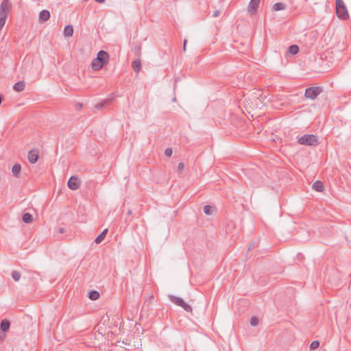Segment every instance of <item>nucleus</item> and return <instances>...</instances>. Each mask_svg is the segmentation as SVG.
<instances>
[{
	"label": "nucleus",
	"instance_id": "1",
	"mask_svg": "<svg viewBox=\"0 0 351 351\" xmlns=\"http://www.w3.org/2000/svg\"><path fill=\"white\" fill-rule=\"evenodd\" d=\"M108 53L104 50H101L98 52L97 58L93 59L92 61L91 67L93 71H99L108 62Z\"/></svg>",
	"mask_w": 351,
	"mask_h": 351
},
{
	"label": "nucleus",
	"instance_id": "2",
	"mask_svg": "<svg viewBox=\"0 0 351 351\" xmlns=\"http://www.w3.org/2000/svg\"><path fill=\"white\" fill-rule=\"evenodd\" d=\"M336 14L339 19L347 20L349 18L348 12L343 0H335Z\"/></svg>",
	"mask_w": 351,
	"mask_h": 351
},
{
	"label": "nucleus",
	"instance_id": "3",
	"mask_svg": "<svg viewBox=\"0 0 351 351\" xmlns=\"http://www.w3.org/2000/svg\"><path fill=\"white\" fill-rule=\"evenodd\" d=\"M298 143L300 145L316 146L318 145V137L314 134H305L302 136H298Z\"/></svg>",
	"mask_w": 351,
	"mask_h": 351
},
{
	"label": "nucleus",
	"instance_id": "4",
	"mask_svg": "<svg viewBox=\"0 0 351 351\" xmlns=\"http://www.w3.org/2000/svg\"><path fill=\"white\" fill-rule=\"evenodd\" d=\"M322 88L319 86H313L306 88L304 97L311 100L315 99L321 93Z\"/></svg>",
	"mask_w": 351,
	"mask_h": 351
},
{
	"label": "nucleus",
	"instance_id": "5",
	"mask_svg": "<svg viewBox=\"0 0 351 351\" xmlns=\"http://www.w3.org/2000/svg\"><path fill=\"white\" fill-rule=\"evenodd\" d=\"M169 299L173 303L182 307L186 312H192V307L189 304L184 302L182 298L174 295H169Z\"/></svg>",
	"mask_w": 351,
	"mask_h": 351
},
{
	"label": "nucleus",
	"instance_id": "6",
	"mask_svg": "<svg viewBox=\"0 0 351 351\" xmlns=\"http://www.w3.org/2000/svg\"><path fill=\"white\" fill-rule=\"evenodd\" d=\"M68 187L71 190H77L80 185V183L77 179V178L75 176H72L69 178L67 182Z\"/></svg>",
	"mask_w": 351,
	"mask_h": 351
},
{
	"label": "nucleus",
	"instance_id": "7",
	"mask_svg": "<svg viewBox=\"0 0 351 351\" xmlns=\"http://www.w3.org/2000/svg\"><path fill=\"white\" fill-rule=\"evenodd\" d=\"M28 160L32 164H34L38 161L39 158L38 152L37 150H31L28 153Z\"/></svg>",
	"mask_w": 351,
	"mask_h": 351
},
{
	"label": "nucleus",
	"instance_id": "8",
	"mask_svg": "<svg viewBox=\"0 0 351 351\" xmlns=\"http://www.w3.org/2000/svg\"><path fill=\"white\" fill-rule=\"evenodd\" d=\"M261 0H251L249 3V12L254 14L258 9Z\"/></svg>",
	"mask_w": 351,
	"mask_h": 351
},
{
	"label": "nucleus",
	"instance_id": "9",
	"mask_svg": "<svg viewBox=\"0 0 351 351\" xmlns=\"http://www.w3.org/2000/svg\"><path fill=\"white\" fill-rule=\"evenodd\" d=\"M11 8V3L10 0H3L0 5V12L6 13L8 12Z\"/></svg>",
	"mask_w": 351,
	"mask_h": 351
},
{
	"label": "nucleus",
	"instance_id": "10",
	"mask_svg": "<svg viewBox=\"0 0 351 351\" xmlns=\"http://www.w3.org/2000/svg\"><path fill=\"white\" fill-rule=\"evenodd\" d=\"M132 67L136 73H138L141 70V60L138 58L132 63Z\"/></svg>",
	"mask_w": 351,
	"mask_h": 351
},
{
	"label": "nucleus",
	"instance_id": "11",
	"mask_svg": "<svg viewBox=\"0 0 351 351\" xmlns=\"http://www.w3.org/2000/svg\"><path fill=\"white\" fill-rule=\"evenodd\" d=\"M108 232V230L107 228L104 229L100 234H99L95 239V242L97 243V244H99L101 243L104 238L106 237L107 233Z\"/></svg>",
	"mask_w": 351,
	"mask_h": 351
},
{
	"label": "nucleus",
	"instance_id": "12",
	"mask_svg": "<svg viewBox=\"0 0 351 351\" xmlns=\"http://www.w3.org/2000/svg\"><path fill=\"white\" fill-rule=\"evenodd\" d=\"M25 83L24 81H19L14 84L13 86V89L16 92L23 91L25 89Z\"/></svg>",
	"mask_w": 351,
	"mask_h": 351
},
{
	"label": "nucleus",
	"instance_id": "13",
	"mask_svg": "<svg viewBox=\"0 0 351 351\" xmlns=\"http://www.w3.org/2000/svg\"><path fill=\"white\" fill-rule=\"evenodd\" d=\"M50 18V12L47 10H42L39 14V20L46 21Z\"/></svg>",
	"mask_w": 351,
	"mask_h": 351
},
{
	"label": "nucleus",
	"instance_id": "14",
	"mask_svg": "<svg viewBox=\"0 0 351 351\" xmlns=\"http://www.w3.org/2000/svg\"><path fill=\"white\" fill-rule=\"evenodd\" d=\"M313 189L318 192H322L324 189V184L322 182L317 180L313 184Z\"/></svg>",
	"mask_w": 351,
	"mask_h": 351
},
{
	"label": "nucleus",
	"instance_id": "15",
	"mask_svg": "<svg viewBox=\"0 0 351 351\" xmlns=\"http://www.w3.org/2000/svg\"><path fill=\"white\" fill-rule=\"evenodd\" d=\"M21 170V166L20 164L16 163L13 165L12 168V173L14 176L18 178Z\"/></svg>",
	"mask_w": 351,
	"mask_h": 351
},
{
	"label": "nucleus",
	"instance_id": "16",
	"mask_svg": "<svg viewBox=\"0 0 351 351\" xmlns=\"http://www.w3.org/2000/svg\"><path fill=\"white\" fill-rule=\"evenodd\" d=\"M10 326V323L7 319H3L1 322L0 328L3 332H6L9 330Z\"/></svg>",
	"mask_w": 351,
	"mask_h": 351
},
{
	"label": "nucleus",
	"instance_id": "17",
	"mask_svg": "<svg viewBox=\"0 0 351 351\" xmlns=\"http://www.w3.org/2000/svg\"><path fill=\"white\" fill-rule=\"evenodd\" d=\"M286 8H287L286 4H285L284 3H282V2H278L273 5L272 9L274 11H280V10H285Z\"/></svg>",
	"mask_w": 351,
	"mask_h": 351
},
{
	"label": "nucleus",
	"instance_id": "18",
	"mask_svg": "<svg viewBox=\"0 0 351 351\" xmlns=\"http://www.w3.org/2000/svg\"><path fill=\"white\" fill-rule=\"evenodd\" d=\"M73 28L71 25H67L64 27V34L65 36H71L73 35Z\"/></svg>",
	"mask_w": 351,
	"mask_h": 351
},
{
	"label": "nucleus",
	"instance_id": "19",
	"mask_svg": "<svg viewBox=\"0 0 351 351\" xmlns=\"http://www.w3.org/2000/svg\"><path fill=\"white\" fill-rule=\"evenodd\" d=\"M215 211V208L214 206L210 205H206L204 207V212L207 215H213Z\"/></svg>",
	"mask_w": 351,
	"mask_h": 351
},
{
	"label": "nucleus",
	"instance_id": "20",
	"mask_svg": "<svg viewBox=\"0 0 351 351\" xmlns=\"http://www.w3.org/2000/svg\"><path fill=\"white\" fill-rule=\"evenodd\" d=\"M22 219L24 223H29L33 221V217L30 213H26L23 214Z\"/></svg>",
	"mask_w": 351,
	"mask_h": 351
},
{
	"label": "nucleus",
	"instance_id": "21",
	"mask_svg": "<svg viewBox=\"0 0 351 351\" xmlns=\"http://www.w3.org/2000/svg\"><path fill=\"white\" fill-rule=\"evenodd\" d=\"M88 298L92 300H96L99 298V293L97 291H90L88 293Z\"/></svg>",
	"mask_w": 351,
	"mask_h": 351
},
{
	"label": "nucleus",
	"instance_id": "22",
	"mask_svg": "<svg viewBox=\"0 0 351 351\" xmlns=\"http://www.w3.org/2000/svg\"><path fill=\"white\" fill-rule=\"evenodd\" d=\"M298 51H299L298 45H290L288 49V52L291 55H295L298 53Z\"/></svg>",
	"mask_w": 351,
	"mask_h": 351
},
{
	"label": "nucleus",
	"instance_id": "23",
	"mask_svg": "<svg viewBox=\"0 0 351 351\" xmlns=\"http://www.w3.org/2000/svg\"><path fill=\"white\" fill-rule=\"evenodd\" d=\"M6 18H7V14L6 13H1V12H0V30L4 26Z\"/></svg>",
	"mask_w": 351,
	"mask_h": 351
},
{
	"label": "nucleus",
	"instance_id": "24",
	"mask_svg": "<svg viewBox=\"0 0 351 351\" xmlns=\"http://www.w3.org/2000/svg\"><path fill=\"white\" fill-rule=\"evenodd\" d=\"M110 101V99H106L101 102H99L98 104H97L95 105V108L97 109V110H101L104 107H105L108 104H109Z\"/></svg>",
	"mask_w": 351,
	"mask_h": 351
},
{
	"label": "nucleus",
	"instance_id": "25",
	"mask_svg": "<svg viewBox=\"0 0 351 351\" xmlns=\"http://www.w3.org/2000/svg\"><path fill=\"white\" fill-rule=\"evenodd\" d=\"M132 51L134 53L136 56H140L141 53V47L140 45L135 46L132 49Z\"/></svg>",
	"mask_w": 351,
	"mask_h": 351
},
{
	"label": "nucleus",
	"instance_id": "26",
	"mask_svg": "<svg viewBox=\"0 0 351 351\" xmlns=\"http://www.w3.org/2000/svg\"><path fill=\"white\" fill-rule=\"evenodd\" d=\"M11 275L15 281H19L21 278V274L18 271H13Z\"/></svg>",
	"mask_w": 351,
	"mask_h": 351
},
{
	"label": "nucleus",
	"instance_id": "27",
	"mask_svg": "<svg viewBox=\"0 0 351 351\" xmlns=\"http://www.w3.org/2000/svg\"><path fill=\"white\" fill-rule=\"evenodd\" d=\"M250 324L252 326H256L258 324V319L256 317H252L251 319H250Z\"/></svg>",
	"mask_w": 351,
	"mask_h": 351
},
{
	"label": "nucleus",
	"instance_id": "28",
	"mask_svg": "<svg viewBox=\"0 0 351 351\" xmlns=\"http://www.w3.org/2000/svg\"><path fill=\"white\" fill-rule=\"evenodd\" d=\"M319 346V342L318 341H313L310 346L311 350L317 349Z\"/></svg>",
	"mask_w": 351,
	"mask_h": 351
},
{
	"label": "nucleus",
	"instance_id": "29",
	"mask_svg": "<svg viewBox=\"0 0 351 351\" xmlns=\"http://www.w3.org/2000/svg\"><path fill=\"white\" fill-rule=\"evenodd\" d=\"M165 155L167 156V157H170L171 156L172 154H173V151H172V149L171 148H167L165 149Z\"/></svg>",
	"mask_w": 351,
	"mask_h": 351
},
{
	"label": "nucleus",
	"instance_id": "30",
	"mask_svg": "<svg viewBox=\"0 0 351 351\" xmlns=\"http://www.w3.org/2000/svg\"><path fill=\"white\" fill-rule=\"evenodd\" d=\"M184 168V164L183 162H179L178 165V169L181 172Z\"/></svg>",
	"mask_w": 351,
	"mask_h": 351
},
{
	"label": "nucleus",
	"instance_id": "31",
	"mask_svg": "<svg viewBox=\"0 0 351 351\" xmlns=\"http://www.w3.org/2000/svg\"><path fill=\"white\" fill-rule=\"evenodd\" d=\"M219 14H220V12H219V10H215V11L213 12V14H212V16L215 18V17L219 16Z\"/></svg>",
	"mask_w": 351,
	"mask_h": 351
},
{
	"label": "nucleus",
	"instance_id": "32",
	"mask_svg": "<svg viewBox=\"0 0 351 351\" xmlns=\"http://www.w3.org/2000/svg\"><path fill=\"white\" fill-rule=\"evenodd\" d=\"M127 214H128V216L132 215V210L129 209V210H128V212H127Z\"/></svg>",
	"mask_w": 351,
	"mask_h": 351
},
{
	"label": "nucleus",
	"instance_id": "33",
	"mask_svg": "<svg viewBox=\"0 0 351 351\" xmlns=\"http://www.w3.org/2000/svg\"><path fill=\"white\" fill-rule=\"evenodd\" d=\"M3 95L0 94V105L2 103V101H3Z\"/></svg>",
	"mask_w": 351,
	"mask_h": 351
},
{
	"label": "nucleus",
	"instance_id": "34",
	"mask_svg": "<svg viewBox=\"0 0 351 351\" xmlns=\"http://www.w3.org/2000/svg\"><path fill=\"white\" fill-rule=\"evenodd\" d=\"M95 1L98 3H103V2H104L105 0H95Z\"/></svg>",
	"mask_w": 351,
	"mask_h": 351
},
{
	"label": "nucleus",
	"instance_id": "35",
	"mask_svg": "<svg viewBox=\"0 0 351 351\" xmlns=\"http://www.w3.org/2000/svg\"><path fill=\"white\" fill-rule=\"evenodd\" d=\"M187 43V40L186 39H184V41H183V44L184 45H186Z\"/></svg>",
	"mask_w": 351,
	"mask_h": 351
},
{
	"label": "nucleus",
	"instance_id": "36",
	"mask_svg": "<svg viewBox=\"0 0 351 351\" xmlns=\"http://www.w3.org/2000/svg\"><path fill=\"white\" fill-rule=\"evenodd\" d=\"M186 45H183V50H184V51H186Z\"/></svg>",
	"mask_w": 351,
	"mask_h": 351
},
{
	"label": "nucleus",
	"instance_id": "37",
	"mask_svg": "<svg viewBox=\"0 0 351 351\" xmlns=\"http://www.w3.org/2000/svg\"><path fill=\"white\" fill-rule=\"evenodd\" d=\"M78 105H79L78 108H82V105L81 104H79Z\"/></svg>",
	"mask_w": 351,
	"mask_h": 351
},
{
	"label": "nucleus",
	"instance_id": "38",
	"mask_svg": "<svg viewBox=\"0 0 351 351\" xmlns=\"http://www.w3.org/2000/svg\"><path fill=\"white\" fill-rule=\"evenodd\" d=\"M78 105H79L78 108H82V105L81 104H79Z\"/></svg>",
	"mask_w": 351,
	"mask_h": 351
},
{
	"label": "nucleus",
	"instance_id": "39",
	"mask_svg": "<svg viewBox=\"0 0 351 351\" xmlns=\"http://www.w3.org/2000/svg\"><path fill=\"white\" fill-rule=\"evenodd\" d=\"M256 101H259V99L258 98L256 99Z\"/></svg>",
	"mask_w": 351,
	"mask_h": 351
},
{
	"label": "nucleus",
	"instance_id": "40",
	"mask_svg": "<svg viewBox=\"0 0 351 351\" xmlns=\"http://www.w3.org/2000/svg\"><path fill=\"white\" fill-rule=\"evenodd\" d=\"M128 219H126V221H128ZM129 221H132V219H130Z\"/></svg>",
	"mask_w": 351,
	"mask_h": 351
}]
</instances>
